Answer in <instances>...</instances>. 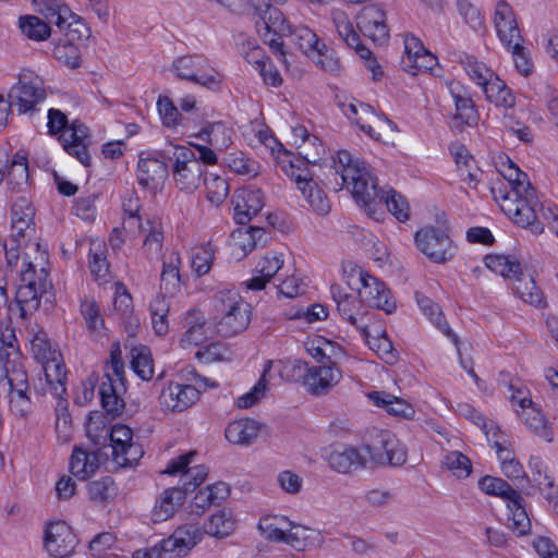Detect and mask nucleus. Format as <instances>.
<instances>
[{
  "label": "nucleus",
  "mask_w": 558,
  "mask_h": 558,
  "mask_svg": "<svg viewBox=\"0 0 558 558\" xmlns=\"http://www.w3.org/2000/svg\"><path fill=\"white\" fill-rule=\"evenodd\" d=\"M172 68L178 78L185 80L213 92L221 89L222 76L213 69L201 54H187L177 58Z\"/></svg>",
  "instance_id": "1a4fd4ad"
},
{
  "label": "nucleus",
  "mask_w": 558,
  "mask_h": 558,
  "mask_svg": "<svg viewBox=\"0 0 558 558\" xmlns=\"http://www.w3.org/2000/svg\"><path fill=\"white\" fill-rule=\"evenodd\" d=\"M190 485L191 483H185L182 487H169L165 489L156 500L151 511V520L158 523L172 518L179 508L183 506L189 494Z\"/></svg>",
  "instance_id": "6ab92c4d"
},
{
  "label": "nucleus",
  "mask_w": 558,
  "mask_h": 558,
  "mask_svg": "<svg viewBox=\"0 0 558 558\" xmlns=\"http://www.w3.org/2000/svg\"><path fill=\"white\" fill-rule=\"evenodd\" d=\"M233 204L234 220L236 223L244 226L264 207V194L260 190L236 191Z\"/></svg>",
  "instance_id": "5701e85b"
},
{
  "label": "nucleus",
  "mask_w": 558,
  "mask_h": 558,
  "mask_svg": "<svg viewBox=\"0 0 558 558\" xmlns=\"http://www.w3.org/2000/svg\"><path fill=\"white\" fill-rule=\"evenodd\" d=\"M495 27L501 43L507 47H514L518 49L519 43H522L520 31L514 19L511 7L506 1H499L496 5Z\"/></svg>",
  "instance_id": "aec40b11"
},
{
  "label": "nucleus",
  "mask_w": 558,
  "mask_h": 558,
  "mask_svg": "<svg viewBox=\"0 0 558 558\" xmlns=\"http://www.w3.org/2000/svg\"><path fill=\"white\" fill-rule=\"evenodd\" d=\"M288 523L291 529L287 534L286 544H289L293 548L303 550L306 547H312L323 542L319 531L304 525L294 524L290 521Z\"/></svg>",
  "instance_id": "4c0bfd02"
},
{
  "label": "nucleus",
  "mask_w": 558,
  "mask_h": 558,
  "mask_svg": "<svg viewBox=\"0 0 558 558\" xmlns=\"http://www.w3.org/2000/svg\"><path fill=\"white\" fill-rule=\"evenodd\" d=\"M341 377V371L335 364L312 366L303 376V385L311 395L322 396L328 393Z\"/></svg>",
  "instance_id": "f3484780"
},
{
  "label": "nucleus",
  "mask_w": 558,
  "mask_h": 558,
  "mask_svg": "<svg viewBox=\"0 0 558 558\" xmlns=\"http://www.w3.org/2000/svg\"><path fill=\"white\" fill-rule=\"evenodd\" d=\"M215 310L220 319L217 331L222 337H233L247 328L251 322V305L236 292H219L215 296Z\"/></svg>",
  "instance_id": "20e7f679"
},
{
  "label": "nucleus",
  "mask_w": 558,
  "mask_h": 558,
  "mask_svg": "<svg viewBox=\"0 0 558 558\" xmlns=\"http://www.w3.org/2000/svg\"><path fill=\"white\" fill-rule=\"evenodd\" d=\"M333 24L343 43L348 47L353 48L362 59L367 60L374 57L373 52L361 44L360 36L355 32L353 24L343 13H339L333 17Z\"/></svg>",
  "instance_id": "473e14b6"
},
{
  "label": "nucleus",
  "mask_w": 558,
  "mask_h": 558,
  "mask_svg": "<svg viewBox=\"0 0 558 558\" xmlns=\"http://www.w3.org/2000/svg\"><path fill=\"white\" fill-rule=\"evenodd\" d=\"M502 175L507 183L499 182L497 187L505 189L506 192L522 193V191L533 187L527 174L521 171L510 159H508V166L502 171Z\"/></svg>",
  "instance_id": "37998d69"
},
{
  "label": "nucleus",
  "mask_w": 558,
  "mask_h": 558,
  "mask_svg": "<svg viewBox=\"0 0 558 558\" xmlns=\"http://www.w3.org/2000/svg\"><path fill=\"white\" fill-rule=\"evenodd\" d=\"M167 163L157 157H140L137 181L144 189L156 190L168 178Z\"/></svg>",
  "instance_id": "b1692460"
},
{
  "label": "nucleus",
  "mask_w": 558,
  "mask_h": 558,
  "mask_svg": "<svg viewBox=\"0 0 558 558\" xmlns=\"http://www.w3.org/2000/svg\"><path fill=\"white\" fill-rule=\"evenodd\" d=\"M215 250L210 242L192 248L191 265L197 276L206 275L213 265Z\"/></svg>",
  "instance_id": "49530a36"
},
{
  "label": "nucleus",
  "mask_w": 558,
  "mask_h": 558,
  "mask_svg": "<svg viewBox=\"0 0 558 558\" xmlns=\"http://www.w3.org/2000/svg\"><path fill=\"white\" fill-rule=\"evenodd\" d=\"M369 399L377 407L386 409L389 414L404 418H409L414 414L413 408L407 401L390 393L374 391L369 393Z\"/></svg>",
  "instance_id": "58836bf2"
},
{
  "label": "nucleus",
  "mask_w": 558,
  "mask_h": 558,
  "mask_svg": "<svg viewBox=\"0 0 558 558\" xmlns=\"http://www.w3.org/2000/svg\"><path fill=\"white\" fill-rule=\"evenodd\" d=\"M31 348L34 357L40 363L48 359L60 355L51 348L47 333L44 330H38L31 340Z\"/></svg>",
  "instance_id": "774afa93"
},
{
  "label": "nucleus",
  "mask_w": 558,
  "mask_h": 558,
  "mask_svg": "<svg viewBox=\"0 0 558 558\" xmlns=\"http://www.w3.org/2000/svg\"><path fill=\"white\" fill-rule=\"evenodd\" d=\"M99 468V454L97 451H88L75 447L71 459L70 470L72 474L80 480H86L92 476Z\"/></svg>",
  "instance_id": "2f4dec72"
},
{
  "label": "nucleus",
  "mask_w": 558,
  "mask_h": 558,
  "mask_svg": "<svg viewBox=\"0 0 558 558\" xmlns=\"http://www.w3.org/2000/svg\"><path fill=\"white\" fill-rule=\"evenodd\" d=\"M168 158L173 162L172 177L180 191L192 193L199 187L206 175L205 168L196 159L195 151L186 146H172Z\"/></svg>",
  "instance_id": "6e6552de"
},
{
  "label": "nucleus",
  "mask_w": 558,
  "mask_h": 558,
  "mask_svg": "<svg viewBox=\"0 0 558 558\" xmlns=\"http://www.w3.org/2000/svg\"><path fill=\"white\" fill-rule=\"evenodd\" d=\"M254 17L256 32L263 41L268 45L272 54L283 64H288L282 37L291 33L292 26L287 22L283 13L276 7L266 4L264 9H254Z\"/></svg>",
  "instance_id": "39448f33"
},
{
  "label": "nucleus",
  "mask_w": 558,
  "mask_h": 558,
  "mask_svg": "<svg viewBox=\"0 0 558 558\" xmlns=\"http://www.w3.org/2000/svg\"><path fill=\"white\" fill-rule=\"evenodd\" d=\"M377 197L372 204V210L364 208L369 216H375L377 206L385 205L387 209L399 220L407 221L410 217V207L407 199L393 189L384 191L377 186Z\"/></svg>",
  "instance_id": "393cba45"
},
{
  "label": "nucleus",
  "mask_w": 558,
  "mask_h": 558,
  "mask_svg": "<svg viewBox=\"0 0 558 558\" xmlns=\"http://www.w3.org/2000/svg\"><path fill=\"white\" fill-rule=\"evenodd\" d=\"M51 287V281L48 279V272L45 268L39 269L37 286L19 284L15 302L19 306L20 317L26 319L35 313L39 307L43 294L47 293Z\"/></svg>",
  "instance_id": "2eb2a0df"
},
{
  "label": "nucleus",
  "mask_w": 558,
  "mask_h": 558,
  "mask_svg": "<svg viewBox=\"0 0 558 558\" xmlns=\"http://www.w3.org/2000/svg\"><path fill=\"white\" fill-rule=\"evenodd\" d=\"M271 368V361H268L265 364L264 372L257 384L252 388V390L242 397H240L236 401L238 407L240 409H247L257 403L264 396L267 389V384L265 376Z\"/></svg>",
  "instance_id": "0e129e2a"
},
{
  "label": "nucleus",
  "mask_w": 558,
  "mask_h": 558,
  "mask_svg": "<svg viewBox=\"0 0 558 558\" xmlns=\"http://www.w3.org/2000/svg\"><path fill=\"white\" fill-rule=\"evenodd\" d=\"M415 244L417 248L432 262L445 263L454 256V246L442 229L436 227H426L415 234Z\"/></svg>",
  "instance_id": "ddd939ff"
},
{
  "label": "nucleus",
  "mask_w": 558,
  "mask_h": 558,
  "mask_svg": "<svg viewBox=\"0 0 558 558\" xmlns=\"http://www.w3.org/2000/svg\"><path fill=\"white\" fill-rule=\"evenodd\" d=\"M53 57L66 66L75 69L81 65V53L71 40L60 41L52 50Z\"/></svg>",
  "instance_id": "052dcab7"
},
{
  "label": "nucleus",
  "mask_w": 558,
  "mask_h": 558,
  "mask_svg": "<svg viewBox=\"0 0 558 558\" xmlns=\"http://www.w3.org/2000/svg\"><path fill=\"white\" fill-rule=\"evenodd\" d=\"M47 385L54 397L63 396L66 391V369L65 365L60 359V355H54L47 361L40 362Z\"/></svg>",
  "instance_id": "c756f323"
},
{
  "label": "nucleus",
  "mask_w": 558,
  "mask_h": 558,
  "mask_svg": "<svg viewBox=\"0 0 558 558\" xmlns=\"http://www.w3.org/2000/svg\"><path fill=\"white\" fill-rule=\"evenodd\" d=\"M337 310L340 316L354 326L362 335L363 338L368 337V322L369 313L364 310L362 301L354 295L340 301L337 304Z\"/></svg>",
  "instance_id": "a878e982"
},
{
  "label": "nucleus",
  "mask_w": 558,
  "mask_h": 558,
  "mask_svg": "<svg viewBox=\"0 0 558 558\" xmlns=\"http://www.w3.org/2000/svg\"><path fill=\"white\" fill-rule=\"evenodd\" d=\"M206 187L207 199L214 205H220L229 194L228 182L217 174H207L202 181Z\"/></svg>",
  "instance_id": "09e8293b"
},
{
  "label": "nucleus",
  "mask_w": 558,
  "mask_h": 558,
  "mask_svg": "<svg viewBox=\"0 0 558 558\" xmlns=\"http://www.w3.org/2000/svg\"><path fill=\"white\" fill-rule=\"evenodd\" d=\"M478 487L485 494L500 497L507 501L512 498H519V493L500 477L485 475L480 478Z\"/></svg>",
  "instance_id": "c03bdc74"
},
{
  "label": "nucleus",
  "mask_w": 558,
  "mask_h": 558,
  "mask_svg": "<svg viewBox=\"0 0 558 558\" xmlns=\"http://www.w3.org/2000/svg\"><path fill=\"white\" fill-rule=\"evenodd\" d=\"M415 299L421 311L429 318V320L457 344L458 338L446 322L440 306L432 299L420 292H416Z\"/></svg>",
  "instance_id": "c9c22d12"
},
{
  "label": "nucleus",
  "mask_w": 558,
  "mask_h": 558,
  "mask_svg": "<svg viewBox=\"0 0 558 558\" xmlns=\"http://www.w3.org/2000/svg\"><path fill=\"white\" fill-rule=\"evenodd\" d=\"M444 464L458 478H465L472 472L471 460L459 451H451L444 458Z\"/></svg>",
  "instance_id": "e2e57ef3"
},
{
  "label": "nucleus",
  "mask_w": 558,
  "mask_h": 558,
  "mask_svg": "<svg viewBox=\"0 0 558 558\" xmlns=\"http://www.w3.org/2000/svg\"><path fill=\"white\" fill-rule=\"evenodd\" d=\"M7 184L11 192L23 193L29 187V170L27 155L17 151L7 170Z\"/></svg>",
  "instance_id": "bb28decb"
},
{
  "label": "nucleus",
  "mask_w": 558,
  "mask_h": 558,
  "mask_svg": "<svg viewBox=\"0 0 558 558\" xmlns=\"http://www.w3.org/2000/svg\"><path fill=\"white\" fill-rule=\"evenodd\" d=\"M223 163L236 174L256 175L257 163L242 151L232 153L223 158Z\"/></svg>",
  "instance_id": "bf43d9fd"
},
{
  "label": "nucleus",
  "mask_w": 558,
  "mask_h": 558,
  "mask_svg": "<svg viewBox=\"0 0 558 558\" xmlns=\"http://www.w3.org/2000/svg\"><path fill=\"white\" fill-rule=\"evenodd\" d=\"M331 470L339 474H353L368 468V460L360 447L352 445H337L331 448L326 457Z\"/></svg>",
  "instance_id": "4468645a"
},
{
  "label": "nucleus",
  "mask_w": 558,
  "mask_h": 558,
  "mask_svg": "<svg viewBox=\"0 0 558 558\" xmlns=\"http://www.w3.org/2000/svg\"><path fill=\"white\" fill-rule=\"evenodd\" d=\"M234 530V521L230 513L219 511L213 514L205 525V532L215 537H226Z\"/></svg>",
  "instance_id": "4d7b16f0"
},
{
  "label": "nucleus",
  "mask_w": 558,
  "mask_h": 558,
  "mask_svg": "<svg viewBox=\"0 0 558 558\" xmlns=\"http://www.w3.org/2000/svg\"><path fill=\"white\" fill-rule=\"evenodd\" d=\"M330 172L337 178L340 175L341 183H336L335 189L350 187L355 201L364 208L372 210V204L377 197V180L371 173L364 161L354 159L347 150L338 153L337 160Z\"/></svg>",
  "instance_id": "f257e3e1"
},
{
  "label": "nucleus",
  "mask_w": 558,
  "mask_h": 558,
  "mask_svg": "<svg viewBox=\"0 0 558 558\" xmlns=\"http://www.w3.org/2000/svg\"><path fill=\"white\" fill-rule=\"evenodd\" d=\"M484 264L492 271L513 280V289L523 302L535 307L545 305L544 294L536 286L534 277L523 271L522 265L515 256L489 254L485 256Z\"/></svg>",
  "instance_id": "f03ea898"
},
{
  "label": "nucleus",
  "mask_w": 558,
  "mask_h": 558,
  "mask_svg": "<svg viewBox=\"0 0 558 558\" xmlns=\"http://www.w3.org/2000/svg\"><path fill=\"white\" fill-rule=\"evenodd\" d=\"M287 37H290L292 44L307 56H313L322 46L317 35L304 25L291 28V33Z\"/></svg>",
  "instance_id": "79ce46f5"
},
{
  "label": "nucleus",
  "mask_w": 558,
  "mask_h": 558,
  "mask_svg": "<svg viewBox=\"0 0 558 558\" xmlns=\"http://www.w3.org/2000/svg\"><path fill=\"white\" fill-rule=\"evenodd\" d=\"M462 64L471 80L482 88L496 75L485 63L472 56H465Z\"/></svg>",
  "instance_id": "6e6d98bb"
},
{
  "label": "nucleus",
  "mask_w": 558,
  "mask_h": 558,
  "mask_svg": "<svg viewBox=\"0 0 558 558\" xmlns=\"http://www.w3.org/2000/svg\"><path fill=\"white\" fill-rule=\"evenodd\" d=\"M483 92L486 96V99L489 102L495 104L497 107L510 109L515 105V97L513 96L511 89L497 75H495L490 81H488L487 84H485Z\"/></svg>",
  "instance_id": "e433bc0d"
},
{
  "label": "nucleus",
  "mask_w": 558,
  "mask_h": 558,
  "mask_svg": "<svg viewBox=\"0 0 558 558\" xmlns=\"http://www.w3.org/2000/svg\"><path fill=\"white\" fill-rule=\"evenodd\" d=\"M197 314L195 310L189 311L185 318L187 330L182 338L183 342L193 345H199L206 340L205 320L203 317H198Z\"/></svg>",
  "instance_id": "de8ad7c7"
},
{
  "label": "nucleus",
  "mask_w": 558,
  "mask_h": 558,
  "mask_svg": "<svg viewBox=\"0 0 558 558\" xmlns=\"http://www.w3.org/2000/svg\"><path fill=\"white\" fill-rule=\"evenodd\" d=\"M283 266L281 254L267 253L256 265L257 276L245 282L250 290H262Z\"/></svg>",
  "instance_id": "cd10ccee"
},
{
  "label": "nucleus",
  "mask_w": 558,
  "mask_h": 558,
  "mask_svg": "<svg viewBox=\"0 0 558 558\" xmlns=\"http://www.w3.org/2000/svg\"><path fill=\"white\" fill-rule=\"evenodd\" d=\"M181 258L178 252H171L162 263L160 275V290L165 295H174L180 290Z\"/></svg>",
  "instance_id": "7c9ffc66"
},
{
  "label": "nucleus",
  "mask_w": 558,
  "mask_h": 558,
  "mask_svg": "<svg viewBox=\"0 0 558 558\" xmlns=\"http://www.w3.org/2000/svg\"><path fill=\"white\" fill-rule=\"evenodd\" d=\"M357 27L375 44L384 45L389 39L386 14L377 5H369L362 10L357 16Z\"/></svg>",
  "instance_id": "a211bd4d"
},
{
  "label": "nucleus",
  "mask_w": 558,
  "mask_h": 558,
  "mask_svg": "<svg viewBox=\"0 0 558 558\" xmlns=\"http://www.w3.org/2000/svg\"><path fill=\"white\" fill-rule=\"evenodd\" d=\"M203 533L195 524L179 526L170 537L160 541L158 544L138 549L133 558H173L182 557L202 539Z\"/></svg>",
  "instance_id": "423d86ee"
},
{
  "label": "nucleus",
  "mask_w": 558,
  "mask_h": 558,
  "mask_svg": "<svg viewBox=\"0 0 558 558\" xmlns=\"http://www.w3.org/2000/svg\"><path fill=\"white\" fill-rule=\"evenodd\" d=\"M19 26L27 38L37 41L47 39L51 32L49 24L35 15L21 16Z\"/></svg>",
  "instance_id": "a18cd8bd"
},
{
  "label": "nucleus",
  "mask_w": 558,
  "mask_h": 558,
  "mask_svg": "<svg viewBox=\"0 0 558 558\" xmlns=\"http://www.w3.org/2000/svg\"><path fill=\"white\" fill-rule=\"evenodd\" d=\"M8 98L17 108L19 113H32L46 98L44 82L34 76L33 72L24 71L20 74L19 82L11 87Z\"/></svg>",
  "instance_id": "f8f14e48"
},
{
  "label": "nucleus",
  "mask_w": 558,
  "mask_h": 558,
  "mask_svg": "<svg viewBox=\"0 0 558 558\" xmlns=\"http://www.w3.org/2000/svg\"><path fill=\"white\" fill-rule=\"evenodd\" d=\"M195 456L196 451L194 450L181 454L178 458L170 460L166 470L162 472L169 475L183 473V484L191 483L189 493L195 490V488L199 486L208 475V468L205 465H197L192 469H187L189 464L192 462Z\"/></svg>",
  "instance_id": "4be33fe9"
},
{
  "label": "nucleus",
  "mask_w": 558,
  "mask_h": 558,
  "mask_svg": "<svg viewBox=\"0 0 558 558\" xmlns=\"http://www.w3.org/2000/svg\"><path fill=\"white\" fill-rule=\"evenodd\" d=\"M354 276H356L360 287L354 288L351 282L349 286L357 290L363 305L383 310L387 314H391L396 310V302L391 299L390 291L383 281L357 267L351 269L350 277Z\"/></svg>",
  "instance_id": "9b49d317"
},
{
  "label": "nucleus",
  "mask_w": 558,
  "mask_h": 558,
  "mask_svg": "<svg viewBox=\"0 0 558 558\" xmlns=\"http://www.w3.org/2000/svg\"><path fill=\"white\" fill-rule=\"evenodd\" d=\"M304 196L317 215L325 216L330 211V203L325 192L314 181L307 185V191Z\"/></svg>",
  "instance_id": "69168bd1"
},
{
  "label": "nucleus",
  "mask_w": 558,
  "mask_h": 558,
  "mask_svg": "<svg viewBox=\"0 0 558 558\" xmlns=\"http://www.w3.org/2000/svg\"><path fill=\"white\" fill-rule=\"evenodd\" d=\"M35 209L25 196L17 197L11 210L12 238L17 245L22 244V240L26 236L27 231L34 232Z\"/></svg>",
  "instance_id": "412c9836"
},
{
  "label": "nucleus",
  "mask_w": 558,
  "mask_h": 558,
  "mask_svg": "<svg viewBox=\"0 0 558 558\" xmlns=\"http://www.w3.org/2000/svg\"><path fill=\"white\" fill-rule=\"evenodd\" d=\"M530 469L533 481L537 483L547 501L557 498L558 486L555 484V478L544 462L539 458H532L530 460Z\"/></svg>",
  "instance_id": "f704fd0d"
},
{
  "label": "nucleus",
  "mask_w": 558,
  "mask_h": 558,
  "mask_svg": "<svg viewBox=\"0 0 558 558\" xmlns=\"http://www.w3.org/2000/svg\"><path fill=\"white\" fill-rule=\"evenodd\" d=\"M126 387L124 379L110 378L109 375H104L99 386V396L101 407L107 416L117 418L121 416L125 409V402L122 396L125 393Z\"/></svg>",
  "instance_id": "dca6fc26"
},
{
  "label": "nucleus",
  "mask_w": 558,
  "mask_h": 558,
  "mask_svg": "<svg viewBox=\"0 0 558 558\" xmlns=\"http://www.w3.org/2000/svg\"><path fill=\"white\" fill-rule=\"evenodd\" d=\"M187 375L193 376L194 384L169 383L159 395V405L162 411L181 412L192 407L202 391L207 387H216L209 380L196 373L195 368L187 369Z\"/></svg>",
  "instance_id": "0eeeda50"
},
{
  "label": "nucleus",
  "mask_w": 558,
  "mask_h": 558,
  "mask_svg": "<svg viewBox=\"0 0 558 558\" xmlns=\"http://www.w3.org/2000/svg\"><path fill=\"white\" fill-rule=\"evenodd\" d=\"M280 163L283 172L295 181L298 189L305 195L307 185L314 181V173L308 169L310 163L299 157L292 159L288 151L283 153Z\"/></svg>",
  "instance_id": "c85d7f7f"
},
{
  "label": "nucleus",
  "mask_w": 558,
  "mask_h": 558,
  "mask_svg": "<svg viewBox=\"0 0 558 558\" xmlns=\"http://www.w3.org/2000/svg\"><path fill=\"white\" fill-rule=\"evenodd\" d=\"M523 498L519 494V498H512L508 501V508L511 512V527L517 531L518 535L522 536L527 533L531 526L530 519L523 507Z\"/></svg>",
  "instance_id": "864d4df0"
},
{
  "label": "nucleus",
  "mask_w": 558,
  "mask_h": 558,
  "mask_svg": "<svg viewBox=\"0 0 558 558\" xmlns=\"http://www.w3.org/2000/svg\"><path fill=\"white\" fill-rule=\"evenodd\" d=\"M369 348L374 350L380 359L386 361L389 364H392L397 361V351L392 345L391 340L387 337L386 333H383L377 337H373L369 339V336L367 338H364Z\"/></svg>",
  "instance_id": "338daca9"
},
{
  "label": "nucleus",
  "mask_w": 558,
  "mask_h": 558,
  "mask_svg": "<svg viewBox=\"0 0 558 558\" xmlns=\"http://www.w3.org/2000/svg\"><path fill=\"white\" fill-rule=\"evenodd\" d=\"M495 201L501 210L518 226L529 228L533 233H542L541 222L537 220V208L541 206L534 187L526 191L506 192L505 189L490 187Z\"/></svg>",
  "instance_id": "7ed1b4c3"
},
{
  "label": "nucleus",
  "mask_w": 558,
  "mask_h": 558,
  "mask_svg": "<svg viewBox=\"0 0 558 558\" xmlns=\"http://www.w3.org/2000/svg\"><path fill=\"white\" fill-rule=\"evenodd\" d=\"M40 4L39 11L44 14L48 24H54L60 29H63L66 25L71 26L66 23V16L71 13L66 5H62L56 0H43Z\"/></svg>",
  "instance_id": "3c124183"
},
{
  "label": "nucleus",
  "mask_w": 558,
  "mask_h": 558,
  "mask_svg": "<svg viewBox=\"0 0 558 558\" xmlns=\"http://www.w3.org/2000/svg\"><path fill=\"white\" fill-rule=\"evenodd\" d=\"M344 114L353 121L359 128L369 136H373V128L364 122V119L375 116L373 107L366 104H348L343 105Z\"/></svg>",
  "instance_id": "603ef678"
},
{
  "label": "nucleus",
  "mask_w": 558,
  "mask_h": 558,
  "mask_svg": "<svg viewBox=\"0 0 558 558\" xmlns=\"http://www.w3.org/2000/svg\"><path fill=\"white\" fill-rule=\"evenodd\" d=\"M233 131L221 122H215L204 129L199 136L218 151L226 150L232 144Z\"/></svg>",
  "instance_id": "a19ab883"
},
{
  "label": "nucleus",
  "mask_w": 558,
  "mask_h": 558,
  "mask_svg": "<svg viewBox=\"0 0 558 558\" xmlns=\"http://www.w3.org/2000/svg\"><path fill=\"white\" fill-rule=\"evenodd\" d=\"M131 367L143 380H150L154 376V361L151 352L146 345L131 349Z\"/></svg>",
  "instance_id": "ea45409f"
},
{
  "label": "nucleus",
  "mask_w": 558,
  "mask_h": 558,
  "mask_svg": "<svg viewBox=\"0 0 558 558\" xmlns=\"http://www.w3.org/2000/svg\"><path fill=\"white\" fill-rule=\"evenodd\" d=\"M451 94L454 99L457 111L454 118L459 119L462 123L469 126L476 125L478 121V114L473 100L470 97L456 94L453 89H451Z\"/></svg>",
  "instance_id": "5fc2aeb1"
},
{
  "label": "nucleus",
  "mask_w": 558,
  "mask_h": 558,
  "mask_svg": "<svg viewBox=\"0 0 558 558\" xmlns=\"http://www.w3.org/2000/svg\"><path fill=\"white\" fill-rule=\"evenodd\" d=\"M5 365V380L4 385L9 386V389L28 387V376L22 363V357L3 362Z\"/></svg>",
  "instance_id": "13d9d810"
},
{
  "label": "nucleus",
  "mask_w": 558,
  "mask_h": 558,
  "mask_svg": "<svg viewBox=\"0 0 558 558\" xmlns=\"http://www.w3.org/2000/svg\"><path fill=\"white\" fill-rule=\"evenodd\" d=\"M259 433V424L252 418L231 422L226 430V438L234 445H250Z\"/></svg>",
  "instance_id": "72a5a7b5"
},
{
  "label": "nucleus",
  "mask_w": 558,
  "mask_h": 558,
  "mask_svg": "<svg viewBox=\"0 0 558 558\" xmlns=\"http://www.w3.org/2000/svg\"><path fill=\"white\" fill-rule=\"evenodd\" d=\"M360 448L366 454L368 465L399 466L407 461L405 449L389 430L378 432L371 444L362 445Z\"/></svg>",
  "instance_id": "9d476101"
},
{
  "label": "nucleus",
  "mask_w": 558,
  "mask_h": 558,
  "mask_svg": "<svg viewBox=\"0 0 558 558\" xmlns=\"http://www.w3.org/2000/svg\"><path fill=\"white\" fill-rule=\"evenodd\" d=\"M88 495L90 500L105 504L114 498L117 487L111 476H104L88 484Z\"/></svg>",
  "instance_id": "8fccbe9b"
},
{
  "label": "nucleus",
  "mask_w": 558,
  "mask_h": 558,
  "mask_svg": "<svg viewBox=\"0 0 558 558\" xmlns=\"http://www.w3.org/2000/svg\"><path fill=\"white\" fill-rule=\"evenodd\" d=\"M29 386L8 390L11 411L21 417H25L32 410V401L28 396Z\"/></svg>",
  "instance_id": "680f3d73"
}]
</instances>
